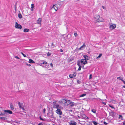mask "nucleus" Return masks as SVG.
<instances>
[{
    "label": "nucleus",
    "instance_id": "nucleus-1",
    "mask_svg": "<svg viewBox=\"0 0 125 125\" xmlns=\"http://www.w3.org/2000/svg\"><path fill=\"white\" fill-rule=\"evenodd\" d=\"M94 18L96 19V21L98 22H103L104 21V19L102 18H100L99 15H95Z\"/></svg>",
    "mask_w": 125,
    "mask_h": 125
},
{
    "label": "nucleus",
    "instance_id": "nucleus-2",
    "mask_svg": "<svg viewBox=\"0 0 125 125\" xmlns=\"http://www.w3.org/2000/svg\"><path fill=\"white\" fill-rule=\"evenodd\" d=\"M48 115L49 117L51 118H54V117L53 115V113L52 111L49 112Z\"/></svg>",
    "mask_w": 125,
    "mask_h": 125
},
{
    "label": "nucleus",
    "instance_id": "nucleus-3",
    "mask_svg": "<svg viewBox=\"0 0 125 125\" xmlns=\"http://www.w3.org/2000/svg\"><path fill=\"white\" fill-rule=\"evenodd\" d=\"M61 108L58 109L56 111V112L58 114L61 115L62 114V112L61 110Z\"/></svg>",
    "mask_w": 125,
    "mask_h": 125
},
{
    "label": "nucleus",
    "instance_id": "nucleus-4",
    "mask_svg": "<svg viewBox=\"0 0 125 125\" xmlns=\"http://www.w3.org/2000/svg\"><path fill=\"white\" fill-rule=\"evenodd\" d=\"M53 107L56 108L57 109H58L59 108H62V107L61 106H60L58 104H55V105L53 106Z\"/></svg>",
    "mask_w": 125,
    "mask_h": 125
},
{
    "label": "nucleus",
    "instance_id": "nucleus-5",
    "mask_svg": "<svg viewBox=\"0 0 125 125\" xmlns=\"http://www.w3.org/2000/svg\"><path fill=\"white\" fill-rule=\"evenodd\" d=\"M81 63H83L82 64L85 65L86 63H87V61L85 59H83L81 61ZM81 65H82V64H81Z\"/></svg>",
    "mask_w": 125,
    "mask_h": 125
},
{
    "label": "nucleus",
    "instance_id": "nucleus-6",
    "mask_svg": "<svg viewBox=\"0 0 125 125\" xmlns=\"http://www.w3.org/2000/svg\"><path fill=\"white\" fill-rule=\"evenodd\" d=\"M76 73H74L73 74H70L69 77L70 78H73L74 77L76 76Z\"/></svg>",
    "mask_w": 125,
    "mask_h": 125
},
{
    "label": "nucleus",
    "instance_id": "nucleus-7",
    "mask_svg": "<svg viewBox=\"0 0 125 125\" xmlns=\"http://www.w3.org/2000/svg\"><path fill=\"white\" fill-rule=\"evenodd\" d=\"M71 122L69 123L70 125H76L77 123L73 121H71Z\"/></svg>",
    "mask_w": 125,
    "mask_h": 125
},
{
    "label": "nucleus",
    "instance_id": "nucleus-8",
    "mask_svg": "<svg viewBox=\"0 0 125 125\" xmlns=\"http://www.w3.org/2000/svg\"><path fill=\"white\" fill-rule=\"evenodd\" d=\"M22 28L20 24H18L17 22H16V28L21 29Z\"/></svg>",
    "mask_w": 125,
    "mask_h": 125
},
{
    "label": "nucleus",
    "instance_id": "nucleus-9",
    "mask_svg": "<svg viewBox=\"0 0 125 125\" xmlns=\"http://www.w3.org/2000/svg\"><path fill=\"white\" fill-rule=\"evenodd\" d=\"M18 103L20 108H21L24 106L23 104V103H20L19 101H18Z\"/></svg>",
    "mask_w": 125,
    "mask_h": 125
},
{
    "label": "nucleus",
    "instance_id": "nucleus-10",
    "mask_svg": "<svg viewBox=\"0 0 125 125\" xmlns=\"http://www.w3.org/2000/svg\"><path fill=\"white\" fill-rule=\"evenodd\" d=\"M4 111V112L5 113V114H6V113H8L9 114H12V112L10 110H5Z\"/></svg>",
    "mask_w": 125,
    "mask_h": 125
},
{
    "label": "nucleus",
    "instance_id": "nucleus-11",
    "mask_svg": "<svg viewBox=\"0 0 125 125\" xmlns=\"http://www.w3.org/2000/svg\"><path fill=\"white\" fill-rule=\"evenodd\" d=\"M116 25L115 24L111 25L110 26V28L111 30H113L115 28Z\"/></svg>",
    "mask_w": 125,
    "mask_h": 125
},
{
    "label": "nucleus",
    "instance_id": "nucleus-12",
    "mask_svg": "<svg viewBox=\"0 0 125 125\" xmlns=\"http://www.w3.org/2000/svg\"><path fill=\"white\" fill-rule=\"evenodd\" d=\"M42 19L41 18H40L37 20V22L38 24H41V22L42 21Z\"/></svg>",
    "mask_w": 125,
    "mask_h": 125
},
{
    "label": "nucleus",
    "instance_id": "nucleus-13",
    "mask_svg": "<svg viewBox=\"0 0 125 125\" xmlns=\"http://www.w3.org/2000/svg\"><path fill=\"white\" fill-rule=\"evenodd\" d=\"M10 107L11 109V110H13L14 109L13 106L12 104L11 103H10Z\"/></svg>",
    "mask_w": 125,
    "mask_h": 125
},
{
    "label": "nucleus",
    "instance_id": "nucleus-14",
    "mask_svg": "<svg viewBox=\"0 0 125 125\" xmlns=\"http://www.w3.org/2000/svg\"><path fill=\"white\" fill-rule=\"evenodd\" d=\"M82 117L83 118H84V119H88V117H87L85 115H83L82 116Z\"/></svg>",
    "mask_w": 125,
    "mask_h": 125
},
{
    "label": "nucleus",
    "instance_id": "nucleus-15",
    "mask_svg": "<svg viewBox=\"0 0 125 125\" xmlns=\"http://www.w3.org/2000/svg\"><path fill=\"white\" fill-rule=\"evenodd\" d=\"M29 62L30 63H34L35 62L31 59H29Z\"/></svg>",
    "mask_w": 125,
    "mask_h": 125
},
{
    "label": "nucleus",
    "instance_id": "nucleus-16",
    "mask_svg": "<svg viewBox=\"0 0 125 125\" xmlns=\"http://www.w3.org/2000/svg\"><path fill=\"white\" fill-rule=\"evenodd\" d=\"M115 112H112L110 114V115L111 116L113 117L115 115Z\"/></svg>",
    "mask_w": 125,
    "mask_h": 125
},
{
    "label": "nucleus",
    "instance_id": "nucleus-17",
    "mask_svg": "<svg viewBox=\"0 0 125 125\" xmlns=\"http://www.w3.org/2000/svg\"><path fill=\"white\" fill-rule=\"evenodd\" d=\"M83 57L85 59H86V60H88V56L86 55H84L83 56Z\"/></svg>",
    "mask_w": 125,
    "mask_h": 125
},
{
    "label": "nucleus",
    "instance_id": "nucleus-18",
    "mask_svg": "<svg viewBox=\"0 0 125 125\" xmlns=\"http://www.w3.org/2000/svg\"><path fill=\"white\" fill-rule=\"evenodd\" d=\"M71 101L69 100H66V103L67 104V105H68L70 104H71Z\"/></svg>",
    "mask_w": 125,
    "mask_h": 125
},
{
    "label": "nucleus",
    "instance_id": "nucleus-19",
    "mask_svg": "<svg viewBox=\"0 0 125 125\" xmlns=\"http://www.w3.org/2000/svg\"><path fill=\"white\" fill-rule=\"evenodd\" d=\"M29 31V30L28 29H25L23 31L24 32H27Z\"/></svg>",
    "mask_w": 125,
    "mask_h": 125
},
{
    "label": "nucleus",
    "instance_id": "nucleus-20",
    "mask_svg": "<svg viewBox=\"0 0 125 125\" xmlns=\"http://www.w3.org/2000/svg\"><path fill=\"white\" fill-rule=\"evenodd\" d=\"M7 119V118L6 117H0V119L4 120H6Z\"/></svg>",
    "mask_w": 125,
    "mask_h": 125
},
{
    "label": "nucleus",
    "instance_id": "nucleus-21",
    "mask_svg": "<svg viewBox=\"0 0 125 125\" xmlns=\"http://www.w3.org/2000/svg\"><path fill=\"white\" fill-rule=\"evenodd\" d=\"M102 54H101V53L98 56L96 57V59H98L99 58L101 57L102 56Z\"/></svg>",
    "mask_w": 125,
    "mask_h": 125
},
{
    "label": "nucleus",
    "instance_id": "nucleus-22",
    "mask_svg": "<svg viewBox=\"0 0 125 125\" xmlns=\"http://www.w3.org/2000/svg\"><path fill=\"white\" fill-rule=\"evenodd\" d=\"M18 17L20 19H21L22 17V16L20 13H19L18 14Z\"/></svg>",
    "mask_w": 125,
    "mask_h": 125
},
{
    "label": "nucleus",
    "instance_id": "nucleus-23",
    "mask_svg": "<svg viewBox=\"0 0 125 125\" xmlns=\"http://www.w3.org/2000/svg\"><path fill=\"white\" fill-rule=\"evenodd\" d=\"M66 100L62 99V103H66Z\"/></svg>",
    "mask_w": 125,
    "mask_h": 125
},
{
    "label": "nucleus",
    "instance_id": "nucleus-24",
    "mask_svg": "<svg viewBox=\"0 0 125 125\" xmlns=\"http://www.w3.org/2000/svg\"><path fill=\"white\" fill-rule=\"evenodd\" d=\"M5 113L4 112H2V113L1 112H0V115H5Z\"/></svg>",
    "mask_w": 125,
    "mask_h": 125
},
{
    "label": "nucleus",
    "instance_id": "nucleus-25",
    "mask_svg": "<svg viewBox=\"0 0 125 125\" xmlns=\"http://www.w3.org/2000/svg\"><path fill=\"white\" fill-rule=\"evenodd\" d=\"M81 63V61H77V64L78 65H80V64Z\"/></svg>",
    "mask_w": 125,
    "mask_h": 125
},
{
    "label": "nucleus",
    "instance_id": "nucleus-26",
    "mask_svg": "<svg viewBox=\"0 0 125 125\" xmlns=\"http://www.w3.org/2000/svg\"><path fill=\"white\" fill-rule=\"evenodd\" d=\"M55 6L54 5H53V6L52 7V8H53L56 11L57 10H58V8L57 7H56V8H54V7Z\"/></svg>",
    "mask_w": 125,
    "mask_h": 125
},
{
    "label": "nucleus",
    "instance_id": "nucleus-27",
    "mask_svg": "<svg viewBox=\"0 0 125 125\" xmlns=\"http://www.w3.org/2000/svg\"><path fill=\"white\" fill-rule=\"evenodd\" d=\"M74 104H75V103H74L73 102L72 103L71 102V103L70 104H71L70 106H73L75 105Z\"/></svg>",
    "mask_w": 125,
    "mask_h": 125
},
{
    "label": "nucleus",
    "instance_id": "nucleus-28",
    "mask_svg": "<svg viewBox=\"0 0 125 125\" xmlns=\"http://www.w3.org/2000/svg\"><path fill=\"white\" fill-rule=\"evenodd\" d=\"M86 95L85 94H83L80 95V97H82L85 96Z\"/></svg>",
    "mask_w": 125,
    "mask_h": 125
},
{
    "label": "nucleus",
    "instance_id": "nucleus-29",
    "mask_svg": "<svg viewBox=\"0 0 125 125\" xmlns=\"http://www.w3.org/2000/svg\"><path fill=\"white\" fill-rule=\"evenodd\" d=\"M92 122L95 125H96L98 124L95 121H93Z\"/></svg>",
    "mask_w": 125,
    "mask_h": 125
},
{
    "label": "nucleus",
    "instance_id": "nucleus-30",
    "mask_svg": "<svg viewBox=\"0 0 125 125\" xmlns=\"http://www.w3.org/2000/svg\"><path fill=\"white\" fill-rule=\"evenodd\" d=\"M123 79V78L121 77H119L117 78V79H119L120 80H122V79Z\"/></svg>",
    "mask_w": 125,
    "mask_h": 125
},
{
    "label": "nucleus",
    "instance_id": "nucleus-31",
    "mask_svg": "<svg viewBox=\"0 0 125 125\" xmlns=\"http://www.w3.org/2000/svg\"><path fill=\"white\" fill-rule=\"evenodd\" d=\"M92 111L94 113H96V111L94 109H93L92 110Z\"/></svg>",
    "mask_w": 125,
    "mask_h": 125
},
{
    "label": "nucleus",
    "instance_id": "nucleus-32",
    "mask_svg": "<svg viewBox=\"0 0 125 125\" xmlns=\"http://www.w3.org/2000/svg\"><path fill=\"white\" fill-rule=\"evenodd\" d=\"M47 62L46 61H44L42 63H41V64H47Z\"/></svg>",
    "mask_w": 125,
    "mask_h": 125
},
{
    "label": "nucleus",
    "instance_id": "nucleus-33",
    "mask_svg": "<svg viewBox=\"0 0 125 125\" xmlns=\"http://www.w3.org/2000/svg\"><path fill=\"white\" fill-rule=\"evenodd\" d=\"M34 4H31V9H33L34 7Z\"/></svg>",
    "mask_w": 125,
    "mask_h": 125
},
{
    "label": "nucleus",
    "instance_id": "nucleus-34",
    "mask_svg": "<svg viewBox=\"0 0 125 125\" xmlns=\"http://www.w3.org/2000/svg\"><path fill=\"white\" fill-rule=\"evenodd\" d=\"M21 53L24 56V57H26V55L24 54V53H23L22 52H21Z\"/></svg>",
    "mask_w": 125,
    "mask_h": 125
},
{
    "label": "nucleus",
    "instance_id": "nucleus-35",
    "mask_svg": "<svg viewBox=\"0 0 125 125\" xmlns=\"http://www.w3.org/2000/svg\"><path fill=\"white\" fill-rule=\"evenodd\" d=\"M51 53L49 52H48L47 54V55L48 56H50L51 55Z\"/></svg>",
    "mask_w": 125,
    "mask_h": 125
},
{
    "label": "nucleus",
    "instance_id": "nucleus-36",
    "mask_svg": "<svg viewBox=\"0 0 125 125\" xmlns=\"http://www.w3.org/2000/svg\"><path fill=\"white\" fill-rule=\"evenodd\" d=\"M109 106L110 107H111L112 108H114V109L115 108V107H114L112 106L111 105H109Z\"/></svg>",
    "mask_w": 125,
    "mask_h": 125
},
{
    "label": "nucleus",
    "instance_id": "nucleus-37",
    "mask_svg": "<svg viewBox=\"0 0 125 125\" xmlns=\"http://www.w3.org/2000/svg\"><path fill=\"white\" fill-rule=\"evenodd\" d=\"M119 118H122V116L121 115H119Z\"/></svg>",
    "mask_w": 125,
    "mask_h": 125
},
{
    "label": "nucleus",
    "instance_id": "nucleus-38",
    "mask_svg": "<svg viewBox=\"0 0 125 125\" xmlns=\"http://www.w3.org/2000/svg\"><path fill=\"white\" fill-rule=\"evenodd\" d=\"M77 83H78L80 84L81 83V82L79 80H77Z\"/></svg>",
    "mask_w": 125,
    "mask_h": 125
},
{
    "label": "nucleus",
    "instance_id": "nucleus-39",
    "mask_svg": "<svg viewBox=\"0 0 125 125\" xmlns=\"http://www.w3.org/2000/svg\"><path fill=\"white\" fill-rule=\"evenodd\" d=\"M56 101H55L53 102V106L55 105V104H56Z\"/></svg>",
    "mask_w": 125,
    "mask_h": 125
},
{
    "label": "nucleus",
    "instance_id": "nucleus-40",
    "mask_svg": "<svg viewBox=\"0 0 125 125\" xmlns=\"http://www.w3.org/2000/svg\"><path fill=\"white\" fill-rule=\"evenodd\" d=\"M21 108L22 109V110L23 111H24L25 110V109H24V106H22V107Z\"/></svg>",
    "mask_w": 125,
    "mask_h": 125
},
{
    "label": "nucleus",
    "instance_id": "nucleus-41",
    "mask_svg": "<svg viewBox=\"0 0 125 125\" xmlns=\"http://www.w3.org/2000/svg\"><path fill=\"white\" fill-rule=\"evenodd\" d=\"M74 35L76 37L78 35L77 33H74Z\"/></svg>",
    "mask_w": 125,
    "mask_h": 125
},
{
    "label": "nucleus",
    "instance_id": "nucleus-42",
    "mask_svg": "<svg viewBox=\"0 0 125 125\" xmlns=\"http://www.w3.org/2000/svg\"><path fill=\"white\" fill-rule=\"evenodd\" d=\"M46 110L45 108H44L43 109V112L44 114L45 113Z\"/></svg>",
    "mask_w": 125,
    "mask_h": 125
},
{
    "label": "nucleus",
    "instance_id": "nucleus-43",
    "mask_svg": "<svg viewBox=\"0 0 125 125\" xmlns=\"http://www.w3.org/2000/svg\"><path fill=\"white\" fill-rule=\"evenodd\" d=\"M40 119L41 120H42V121H44V120H44L41 117H40Z\"/></svg>",
    "mask_w": 125,
    "mask_h": 125
},
{
    "label": "nucleus",
    "instance_id": "nucleus-44",
    "mask_svg": "<svg viewBox=\"0 0 125 125\" xmlns=\"http://www.w3.org/2000/svg\"><path fill=\"white\" fill-rule=\"evenodd\" d=\"M92 74H90L89 76V79H91L92 78Z\"/></svg>",
    "mask_w": 125,
    "mask_h": 125
},
{
    "label": "nucleus",
    "instance_id": "nucleus-45",
    "mask_svg": "<svg viewBox=\"0 0 125 125\" xmlns=\"http://www.w3.org/2000/svg\"><path fill=\"white\" fill-rule=\"evenodd\" d=\"M104 124L105 125H106L107 124V123L106 122H104Z\"/></svg>",
    "mask_w": 125,
    "mask_h": 125
},
{
    "label": "nucleus",
    "instance_id": "nucleus-46",
    "mask_svg": "<svg viewBox=\"0 0 125 125\" xmlns=\"http://www.w3.org/2000/svg\"><path fill=\"white\" fill-rule=\"evenodd\" d=\"M60 51L61 52H63V51L62 49H61Z\"/></svg>",
    "mask_w": 125,
    "mask_h": 125
},
{
    "label": "nucleus",
    "instance_id": "nucleus-47",
    "mask_svg": "<svg viewBox=\"0 0 125 125\" xmlns=\"http://www.w3.org/2000/svg\"><path fill=\"white\" fill-rule=\"evenodd\" d=\"M38 125H43V124L42 123H40L38 124Z\"/></svg>",
    "mask_w": 125,
    "mask_h": 125
},
{
    "label": "nucleus",
    "instance_id": "nucleus-48",
    "mask_svg": "<svg viewBox=\"0 0 125 125\" xmlns=\"http://www.w3.org/2000/svg\"><path fill=\"white\" fill-rule=\"evenodd\" d=\"M79 66V68H81V67H82V66H81V65H78Z\"/></svg>",
    "mask_w": 125,
    "mask_h": 125
},
{
    "label": "nucleus",
    "instance_id": "nucleus-49",
    "mask_svg": "<svg viewBox=\"0 0 125 125\" xmlns=\"http://www.w3.org/2000/svg\"><path fill=\"white\" fill-rule=\"evenodd\" d=\"M50 65L52 66V67H53V65L52 63H51L50 64Z\"/></svg>",
    "mask_w": 125,
    "mask_h": 125
},
{
    "label": "nucleus",
    "instance_id": "nucleus-50",
    "mask_svg": "<svg viewBox=\"0 0 125 125\" xmlns=\"http://www.w3.org/2000/svg\"><path fill=\"white\" fill-rule=\"evenodd\" d=\"M14 7V9L16 11V3L15 4Z\"/></svg>",
    "mask_w": 125,
    "mask_h": 125
},
{
    "label": "nucleus",
    "instance_id": "nucleus-51",
    "mask_svg": "<svg viewBox=\"0 0 125 125\" xmlns=\"http://www.w3.org/2000/svg\"><path fill=\"white\" fill-rule=\"evenodd\" d=\"M27 65L29 66H31V65L30 64H27Z\"/></svg>",
    "mask_w": 125,
    "mask_h": 125
},
{
    "label": "nucleus",
    "instance_id": "nucleus-52",
    "mask_svg": "<svg viewBox=\"0 0 125 125\" xmlns=\"http://www.w3.org/2000/svg\"><path fill=\"white\" fill-rule=\"evenodd\" d=\"M102 103L103 104H104V105H106V103L105 102H103Z\"/></svg>",
    "mask_w": 125,
    "mask_h": 125
},
{
    "label": "nucleus",
    "instance_id": "nucleus-53",
    "mask_svg": "<svg viewBox=\"0 0 125 125\" xmlns=\"http://www.w3.org/2000/svg\"><path fill=\"white\" fill-rule=\"evenodd\" d=\"M72 60H73L72 59H69V60L70 61H71Z\"/></svg>",
    "mask_w": 125,
    "mask_h": 125
},
{
    "label": "nucleus",
    "instance_id": "nucleus-54",
    "mask_svg": "<svg viewBox=\"0 0 125 125\" xmlns=\"http://www.w3.org/2000/svg\"><path fill=\"white\" fill-rule=\"evenodd\" d=\"M81 68H79L78 69V71H80L81 70Z\"/></svg>",
    "mask_w": 125,
    "mask_h": 125
},
{
    "label": "nucleus",
    "instance_id": "nucleus-55",
    "mask_svg": "<svg viewBox=\"0 0 125 125\" xmlns=\"http://www.w3.org/2000/svg\"><path fill=\"white\" fill-rule=\"evenodd\" d=\"M59 102L60 103H62V101H59Z\"/></svg>",
    "mask_w": 125,
    "mask_h": 125
},
{
    "label": "nucleus",
    "instance_id": "nucleus-56",
    "mask_svg": "<svg viewBox=\"0 0 125 125\" xmlns=\"http://www.w3.org/2000/svg\"><path fill=\"white\" fill-rule=\"evenodd\" d=\"M16 58L18 59H19V58L18 56H16Z\"/></svg>",
    "mask_w": 125,
    "mask_h": 125
},
{
    "label": "nucleus",
    "instance_id": "nucleus-57",
    "mask_svg": "<svg viewBox=\"0 0 125 125\" xmlns=\"http://www.w3.org/2000/svg\"><path fill=\"white\" fill-rule=\"evenodd\" d=\"M123 124L124 125H125V121L124 122Z\"/></svg>",
    "mask_w": 125,
    "mask_h": 125
},
{
    "label": "nucleus",
    "instance_id": "nucleus-58",
    "mask_svg": "<svg viewBox=\"0 0 125 125\" xmlns=\"http://www.w3.org/2000/svg\"><path fill=\"white\" fill-rule=\"evenodd\" d=\"M102 7H103V8L104 9H105V8H104V6H102Z\"/></svg>",
    "mask_w": 125,
    "mask_h": 125
},
{
    "label": "nucleus",
    "instance_id": "nucleus-59",
    "mask_svg": "<svg viewBox=\"0 0 125 125\" xmlns=\"http://www.w3.org/2000/svg\"><path fill=\"white\" fill-rule=\"evenodd\" d=\"M121 80L123 82L124 81L123 79H122V80Z\"/></svg>",
    "mask_w": 125,
    "mask_h": 125
},
{
    "label": "nucleus",
    "instance_id": "nucleus-60",
    "mask_svg": "<svg viewBox=\"0 0 125 125\" xmlns=\"http://www.w3.org/2000/svg\"><path fill=\"white\" fill-rule=\"evenodd\" d=\"M69 111H70V112H72V111H73L72 110H69Z\"/></svg>",
    "mask_w": 125,
    "mask_h": 125
},
{
    "label": "nucleus",
    "instance_id": "nucleus-61",
    "mask_svg": "<svg viewBox=\"0 0 125 125\" xmlns=\"http://www.w3.org/2000/svg\"><path fill=\"white\" fill-rule=\"evenodd\" d=\"M59 117L60 118H61L62 117V116H61L60 115Z\"/></svg>",
    "mask_w": 125,
    "mask_h": 125
},
{
    "label": "nucleus",
    "instance_id": "nucleus-62",
    "mask_svg": "<svg viewBox=\"0 0 125 125\" xmlns=\"http://www.w3.org/2000/svg\"><path fill=\"white\" fill-rule=\"evenodd\" d=\"M83 46H85V44H83Z\"/></svg>",
    "mask_w": 125,
    "mask_h": 125
},
{
    "label": "nucleus",
    "instance_id": "nucleus-63",
    "mask_svg": "<svg viewBox=\"0 0 125 125\" xmlns=\"http://www.w3.org/2000/svg\"><path fill=\"white\" fill-rule=\"evenodd\" d=\"M123 87L124 88H125V85L123 86Z\"/></svg>",
    "mask_w": 125,
    "mask_h": 125
},
{
    "label": "nucleus",
    "instance_id": "nucleus-64",
    "mask_svg": "<svg viewBox=\"0 0 125 125\" xmlns=\"http://www.w3.org/2000/svg\"><path fill=\"white\" fill-rule=\"evenodd\" d=\"M123 83H124L125 84V81H124V82H123Z\"/></svg>",
    "mask_w": 125,
    "mask_h": 125
}]
</instances>
